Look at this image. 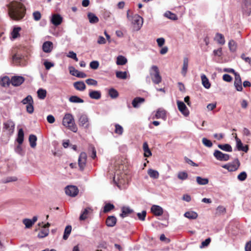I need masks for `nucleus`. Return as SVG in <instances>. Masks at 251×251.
<instances>
[{
  "label": "nucleus",
  "instance_id": "1",
  "mask_svg": "<svg viewBox=\"0 0 251 251\" xmlns=\"http://www.w3.org/2000/svg\"><path fill=\"white\" fill-rule=\"evenodd\" d=\"M8 15L14 20H19L23 18L25 12L24 5L18 1H12L7 5Z\"/></svg>",
  "mask_w": 251,
  "mask_h": 251
},
{
  "label": "nucleus",
  "instance_id": "2",
  "mask_svg": "<svg viewBox=\"0 0 251 251\" xmlns=\"http://www.w3.org/2000/svg\"><path fill=\"white\" fill-rule=\"evenodd\" d=\"M62 124L74 132L77 131V128L75 124L74 117L71 114L67 113L65 115L63 118Z\"/></svg>",
  "mask_w": 251,
  "mask_h": 251
},
{
  "label": "nucleus",
  "instance_id": "3",
  "mask_svg": "<svg viewBox=\"0 0 251 251\" xmlns=\"http://www.w3.org/2000/svg\"><path fill=\"white\" fill-rule=\"evenodd\" d=\"M150 75L153 83L158 84L161 82L162 77L157 66L153 65L151 67L150 69Z\"/></svg>",
  "mask_w": 251,
  "mask_h": 251
},
{
  "label": "nucleus",
  "instance_id": "4",
  "mask_svg": "<svg viewBox=\"0 0 251 251\" xmlns=\"http://www.w3.org/2000/svg\"><path fill=\"white\" fill-rule=\"evenodd\" d=\"M241 165L239 160L236 158L231 162H229L222 166L223 168L227 170L228 172H235L238 170Z\"/></svg>",
  "mask_w": 251,
  "mask_h": 251
},
{
  "label": "nucleus",
  "instance_id": "5",
  "mask_svg": "<svg viewBox=\"0 0 251 251\" xmlns=\"http://www.w3.org/2000/svg\"><path fill=\"white\" fill-rule=\"evenodd\" d=\"M130 21L134 25L135 30L137 31L140 29L143 24V19L138 14L132 16V19Z\"/></svg>",
  "mask_w": 251,
  "mask_h": 251
},
{
  "label": "nucleus",
  "instance_id": "6",
  "mask_svg": "<svg viewBox=\"0 0 251 251\" xmlns=\"http://www.w3.org/2000/svg\"><path fill=\"white\" fill-rule=\"evenodd\" d=\"M22 102L23 104H27L26 108L28 113L31 114L33 112V100L31 96L28 95L26 98L23 100Z\"/></svg>",
  "mask_w": 251,
  "mask_h": 251
},
{
  "label": "nucleus",
  "instance_id": "7",
  "mask_svg": "<svg viewBox=\"0 0 251 251\" xmlns=\"http://www.w3.org/2000/svg\"><path fill=\"white\" fill-rule=\"evenodd\" d=\"M3 129L9 134H12L14 131L15 123L11 120H8L3 122Z\"/></svg>",
  "mask_w": 251,
  "mask_h": 251
},
{
  "label": "nucleus",
  "instance_id": "8",
  "mask_svg": "<svg viewBox=\"0 0 251 251\" xmlns=\"http://www.w3.org/2000/svg\"><path fill=\"white\" fill-rule=\"evenodd\" d=\"M214 156L221 161H226L229 159V155L226 153H224L219 150H216L213 153Z\"/></svg>",
  "mask_w": 251,
  "mask_h": 251
},
{
  "label": "nucleus",
  "instance_id": "9",
  "mask_svg": "<svg viewBox=\"0 0 251 251\" xmlns=\"http://www.w3.org/2000/svg\"><path fill=\"white\" fill-rule=\"evenodd\" d=\"M65 193L68 196L75 197L78 193V189L75 186H68L65 188Z\"/></svg>",
  "mask_w": 251,
  "mask_h": 251
},
{
  "label": "nucleus",
  "instance_id": "10",
  "mask_svg": "<svg viewBox=\"0 0 251 251\" xmlns=\"http://www.w3.org/2000/svg\"><path fill=\"white\" fill-rule=\"evenodd\" d=\"M78 125L85 128H88L89 127V119L86 115L83 114L80 116L78 120Z\"/></svg>",
  "mask_w": 251,
  "mask_h": 251
},
{
  "label": "nucleus",
  "instance_id": "11",
  "mask_svg": "<svg viewBox=\"0 0 251 251\" xmlns=\"http://www.w3.org/2000/svg\"><path fill=\"white\" fill-rule=\"evenodd\" d=\"M177 105L178 110L184 116L186 117L189 115V110L188 109L186 105L183 102L177 100Z\"/></svg>",
  "mask_w": 251,
  "mask_h": 251
},
{
  "label": "nucleus",
  "instance_id": "12",
  "mask_svg": "<svg viewBox=\"0 0 251 251\" xmlns=\"http://www.w3.org/2000/svg\"><path fill=\"white\" fill-rule=\"evenodd\" d=\"M87 160V154L85 152H81L78 158V165L81 170H83L86 165Z\"/></svg>",
  "mask_w": 251,
  "mask_h": 251
},
{
  "label": "nucleus",
  "instance_id": "13",
  "mask_svg": "<svg viewBox=\"0 0 251 251\" xmlns=\"http://www.w3.org/2000/svg\"><path fill=\"white\" fill-rule=\"evenodd\" d=\"M235 139L236 140V147L237 150L239 151H243L245 152H247L249 150L248 146H243V143L241 142V140L237 137V135L235 136Z\"/></svg>",
  "mask_w": 251,
  "mask_h": 251
},
{
  "label": "nucleus",
  "instance_id": "14",
  "mask_svg": "<svg viewBox=\"0 0 251 251\" xmlns=\"http://www.w3.org/2000/svg\"><path fill=\"white\" fill-rule=\"evenodd\" d=\"M25 81V78L21 76H13L11 80L12 84L15 86H18L22 84Z\"/></svg>",
  "mask_w": 251,
  "mask_h": 251
},
{
  "label": "nucleus",
  "instance_id": "15",
  "mask_svg": "<svg viewBox=\"0 0 251 251\" xmlns=\"http://www.w3.org/2000/svg\"><path fill=\"white\" fill-rule=\"evenodd\" d=\"M37 217L34 216L32 219H24L23 220V224L25 225V228H30L37 220Z\"/></svg>",
  "mask_w": 251,
  "mask_h": 251
},
{
  "label": "nucleus",
  "instance_id": "16",
  "mask_svg": "<svg viewBox=\"0 0 251 251\" xmlns=\"http://www.w3.org/2000/svg\"><path fill=\"white\" fill-rule=\"evenodd\" d=\"M151 211L156 216H161L163 213V208L160 206L153 205L151 207Z\"/></svg>",
  "mask_w": 251,
  "mask_h": 251
},
{
  "label": "nucleus",
  "instance_id": "17",
  "mask_svg": "<svg viewBox=\"0 0 251 251\" xmlns=\"http://www.w3.org/2000/svg\"><path fill=\"white\" fill-rule=\"evenodd\" d=\"M51 22L53 25L57 26L62 22V17L59 14H54L52 16Z\"/></svg>",
  "mask_w": 251,
  "mask_h": 251
},
{
  "label": "nucleus",
  "instance_id": "18",
  "mask_svg": "<svg viewBox=\"0 0 251 251\" xmlns=\"http://www.w3.org/2000/svg\"><path fill=\"white\" fill-rule=\"evenodd\" d=\"M189 59L187 57H184L183 60V65L181 73L183 76H185L188 68Z\"/></svg>",
  "mask_w": 251,
  "mask_h": 251
},
{
  "label": "nucleus",
  "instance_id": "19",
  "mask_svg": "<svg viewBox=\"0 0 251 251\" xmlns=\"http://www.w3.org/2000/svg\"><path fill=\"white\" fill-rule=\"evenodd\" d=\"M53 48V44L51 42L46 41L44 43L42 49L44 52L49 53L51 52Z\"/></svg>",
  "mask_w": 251,
  "mask_h": 251
},
{
  "label": "nucleus",
  "instance_id": "20",
  "mask_svg": "<svg viewBox=\"0 0 251 251\" xmlns=\"http://www.w3.org/2000/svg\"><path fill=\"white\" fill-rule=\"evenodd\" d=\"M117 222L116 218L113 216H108L106 220V224L109 227L114 226Z\"/></svg>",
  "mask_w": 251,
  "mask_h": 251
},
{
  "label": "nucleus",
  "instance_id": "21",
  "mask_svg": "<svg viewBox=\"0 0 251 251\" xmlns=\"http://www.w3.org/2000/svg\"><path fill=\"white\" fill-rule=\"evenodd\" d=\"M145 101V99L141 97H136L132 101V104L134 108H138L140 105Z\"/></svg>",
  "mask_w": 251,
  "mask_h": 251
},
{
  "label": "nucleus",
  "instance_id": "22",
  "mask_svg": "<svg viewBox=\"0 0 251 251\" xmlns=\"http://www.w3.org/2000/svg\"><path fill=\"white\" fill-rule=\"evenodd\" d=\"M92 211V209L90 207H87L84 209L83 211L79 217L80 220H85L88 217V215L91 213Z\"/></svg>",
  "mask_w": 251,
  "mask_h": 251
},
{
  "label": "nucleus",
  "instance_id": "23",
  "mask_svg": "<svg viewBox=\"0 0 251 251\" xmlns=\"http://www.w3.org/2000/svg\"><path fill=\"white\" fill-rule=\"evenodd\" d=\"M201 79L202 84L203 86V87H205L206 89L210 88L211 84L209 81L208 79L205 75L202 74L201 75Z\"/></svg>",
  "mask_w": 251,
  "mask_h": 251
},
{
  "label": "nucleus",
  "instance_id": "24",
  "mask_svg": "<svg viewBox=\"0 0 251 251\" xmlns=\"http://www.w3.org/2000/svg\"><path fill=\"white\" fill-rule=\"evenodd\" d=\"M74 87L78 91H82L85 89L86 86L83 81H76L74 83Z\"/></svg>",
  "mask_w": 251,
  "mask_h": 251
},
{
  "label": "nucleus",
  "instance_id": "25",
  "mask_svg": "<svg viewBox=\"0 0 251 251\" xmlns=\"http://www.w3.org/2000/svg\"><path fill=\"white\" fill-rule=\"evenodd\" d=\"M89 96L92 99L99 100L101 98V93L99 91L90 90Z\"/></svg>",
  "mask_w": 251,
  "mask_h": 251
},
{
  "label": "nucleus",
  "instance_id": "26",
  "mask_svg": "<svg viewBox=\"0 0 251 251\" xmlns=\"http://www.w3.org/2000/svg\"><path fill=\"white\" fill-rule=\"evenodd\" d=\"M184 216L189 219H196L197 218L198 215L197 213L193 211H189L185 212Z\"/></svg>",
  "mask_w": 251,
  "mask_h": 251
},
{
  "label": "nucleus",
  "instance_id": "27",
  "mask_svg": "<svg viewBox=\"0 0 251 251\" xmlns=\"http://www.w3.org/2000/svg\"><path fill=\"white\" fill-rule=\"evenodd\" d=\"M88 18L91 24L97 23L99 21L98 17L93 13H89Z\"/></svg>",
  "mask_w": 251,
  "mask_h": 251
},
{
  "label": "nucleus",
  "instance_id": "28",
  "mask_svg": "<svg viewBox=\"0 0 251 251\" xmlns=\"http://www.w3.org/2000/svg\"><path fill=\"white\" fill-rule=\"evenodd\" d=\"M143 149L144 151V156L145 157H150L151 155V152L150 150L147 142H144L143 145Z\"/></svg>",
  "mask_w": 251,
  "mask_h": 251
},
{
  "label": "nucleus",
  "instance_id": "29",
  "mask_svg": "<svg viewBox=\"0 0 251 251\" xmlns=\"http://www.w3.org/2000/svg\"><path fill=\"white\" fill-rule=\"evenodd\" d=\"M166 117V111L162 109H158L155 115L156 119H164Z\"/></svg>",
  "mask_w": 251,
  "mask_h": 251
},
{
  "label": "nucleus",
  "instance_id": "30",
  "mask_svg": "<svg viewBox=\"0 0 251 251\" xmlns=\"http://www.w3.org/2000/svg\"><path fill=\"white\" fill-rule=\"evenodd\" d=\"M196 181L199 185H205L208 183L209 179L207 178H202L201 176H197Z\"/></svg>",
  "mask_w": 251,
  "mask_h": 251
},
{
  "label": "nucleus",
  "instance_id": "31",
  "mask_svg": "<svg viewBox=\"0 0 251 251\" xmlns=\"http://www.w3.org/2000/svg\"><path fill=\"white\" fill-rule=\"evenodd\" d=\"M127 59L123 55H119L117 58L116 64L118 65H124L127 63Z\"/></svg>",
  "mask_w": 251,
  "mask_h": 251
},
{
  "label": "nucleus",
  "instance_id": "32",
  "mask_svg": "<svg viewBox=\"0 0 251 251\" xmlns=\"http://www.w3.org/2000/svg\"><path fill=\"white\" fill-rule=\"evenodd\" d=\"M122 210V213L120 214V216L122 218L126 217L129 214L133 212V210L128 207H123Z\"/></svg>",
  "mask_w": 251,
  "mask_h": 251
},
{
  "label": "nucleus",
  "instance_id": "33",
  "mask_svg": "<svg viewBox=\"0 0 251 251\" xmlns=\"http://www.w3.org/2000/svg\"><path fill=\"white\" fill-rule=\"evenodd\" d=\"M148 174L149 175V176L153 179H157L159 177V173L158 171L150 169L148 171Z\"/></svg>",
  "mask_w": 251,
  "mask_h": 251
},
{
  "label": "nucleus",
  "instance_id": "34",
  "mask_svg": "<svg viewBox=\"0 0 251 251\" xmlns=\"http://www.w3.org/2000/svg\"><path fill=\"white\" fill-rule=\"evenodd\" d=\"M24 133L23 130L21 128L18 131V137L17 139V141L19 143V144L21 145L24 141Z\"/></svg>",
  "mask_w": 251,
  "mask_h": 251
},
{
  "label": "nucleus",
  "instance_id": "35",
  "mask_svg": "<svg viewBox=\"0 0 251 251\" xmlns=\"http://www.w3.org/2000/svg\"><path fill=\"white\" fill-rule=\"evenodd\" d=\"M37 137L35 135L31 134L29 137V142L31 148H34L36 146Z\"/></svg>",
  "mask_w": 251,
  "mask_h": 251
},
{
  "label": "nucleus",
  "instance_id": "36",
  "mask_svg": "<svg viewBox=\"0 0 251 251\" xmlns=\"http://www.w3.org/2000/svg\"><path fill=\"white\" fill-rule=\"evenodd\" d=\"M69 100L72 103H83L84 100L76 96H72L69 99Z\"/></svg>",
  "mask_w": 251,
  "mask_h": 251
},
{
  "label": "nucleus",
  "instance_id": "37",
  "mask_svg": "<svg viewBox=\"0 0 251 251\" xmlns=\"http://www.w3.org/2000/svg\"><path fill=\"white\" fill-rule=\"evenodd\" d=\"M164 16L165 17H166V18H168V19H170V20H174V21H175V20H177V16H176L175 14H174V13H173L171 12V11H166V12L164 14Z\"/></svg>",
  "mask_w": 251,
  "mask_h": 251
},
{
  "label": "nucleus",
  "instance_id": "38",
  "mask_svg": "<svg viewBox=\"0 0 251 251\" xmlns=\"http://www.w3.org/2000/svg\"><path fill=\"white\" fill-rule=\"evenodd\" d=\"M71 231H72V226H71L69 225V226H66V227L65 228L64 232V235L63 236V238L64 240H66L68 238V237L71 232Z\"/></svg>",
  "mask_w": 251,
  "mask_h": 251
},
{
  "label": "nucleus",
  "instance_id": "39",
  "mask_svg": "<svg viewBox=\"0 0 251 251\" xmlns=\"http://www.w3.org/2000/svg\"><path fill=\"white\" fill-rule=\"evenodd\" d=\"M218 147L222 150L226 151L231 152L232 151L231 146L227 144L224 145L219 144L218 145Z\"/></svg>",
  "mask_w": 251,
  "mask_h": 251
},
{
  "label": "nucleus",
  "instance_id": "40",
  "mask_svg": "<svg viewBox=\"0 0 251 251\" xmlns=\"http://www.w3.org/2000/svg\"><path fill=\"white\" fill-rule=\"evenodd\" d=\"M21 29V28L20 27H16L13 28L11 32V36L13 39H15L19 36V31Z\"/></svg>",
  "mask_w": 251,
  "mask_h": 251
},
{
  "label": "nucleus",
  "instance_id": "41",
  "mask_svg": "<svg viewBox=\"0 0 251 251\" xmlns=\"http://www.w3.org/2000/svg\"><path fill=\"white\" fill-rule=\"evenodd\" d=\"M37 95L39 99L44 100L46 97L47 91L46 90L40 88L37 91Z\"/></svg>",
  "mask_w": 251,
  "mask_h": 251
},
{
  "label": "nucleus",
  "instance_id": "42",
  "mask_svg": "<svg viewBox=\"0 0 251 251\" xmlns=\"http://www.w3.org/2000/svg\"><path fill=\"white\" fill-rule=\"evenodd\" d=\"M215 39L217 42L221 45L225 43V40L224 36L220 33H217L215 37Z\"/></svg>",
  "mask_w": 251,
  "mask_h": 251
},
{
  "label": "nucleus",
  "instance_id": "43",
  "mask_svg": "<svg viewBox=\"0 0 251 251\" xmlns=\"http://www.w3.org/2000/svg\"><path fill=\"white\" fill-rule=\"evenodd\" d=\"M108 94L112 99L117 98L119 95L118 91L114 88H111L109 90Z\"/></svg>",
  "mask_w": 251,
  "mask_h": 251
},
{
  "label": "nucleus",
  "instance_id": "44",
  "mask_svg": "<svg viewBox=\"0 0 251 251\" xmlns=\"http://www.w3.org/2000/svg\"><path fill=\"white\" fill-rule=\"evenodd\" d=\"M116 76L118 78L125 79L127 78V73L126 72L117 71Z\"/></svg>",
  "mask_w": 251,
  "mask_h": 251
},
{
  "label": "nucleus",
  "instance_id": "45",
  "mask_svg": "<svg viewBox=\"0 0 251 251\" xmlns=\"http://www.w3.org/2000/svg\"><path fill=\"white\" fill-rule=\"evenodd\" d=\"M49 233V230L48 228H43L41 231H40L38 235L39 238H44L48 235Z\"/></svg>",
  "mask_w": 251,
  "mask_h": 251
},
{
  "label": "nucleus",
  "instance_id": "46",
  "mask_svg": "<svg viewBox=\"0 0 251 251\" xmlns=\"http://www.w3.org/2000/svg\"><path fill=\"white\" fill-rule=\"evenodd\" d=\"M228 47L231 51H235L236 50V44L235 42L233 40H230L228 42Z\"/></svg>",
  "mask_w": 251,
  "mask_h": 251
},
{
  "label": "nucleus",
  "instance_id": "47",
  "mask_svg": "<svg viewBox=\"0 0 251 251\" xmlns=\"http://www.w3.org/2000/svg\"><path fill=\"white\" fill-rule=\"evenodd\" d=\"M10 83V79L8 77L5 76L1 78L0 84L3 87H6L9 85Z\"/></svg>",
  "mask_w": 251,
  "mask_h": 251
},
{
  "label": "nucleus",
  "instance_id": "48",
  "mask_svg": "<svg viewBox=\"0 0 251 251\" xmlns=\"http://www.w3.org/2000/svg\"><path fill=\"white\" fill-rule=\"evenodd\" d=\"M115 133L120 135H122L124 131L123 127L119 124H115Z\"/></svg>",
  "mask_w": 251,
  "mask_h": 251
},
{
  "label": "nucleus",
  "instance_id": "49",
  "mask_svg": "<svg viewBox=\"0 0 251 251\" xmlns=\"http://www.w3.org/2000/svg\"><path fill=\"white\" fill-rule=\"evenodd\" d=\"M234 87L238 91H241L243 89L241 80H234Z\"/></svg>",
  "mask_w": 251,
  "mask_h": 251
},
{
  "label": "nucleus",
  "instance_id": "50",
  "mask_svg": "<svg viewBox=\"0 0 251 251\" xmlns=\"http://www.w3.org/2000/svg\"><path fill=\"white\" fill-rule=\"evenodd\" d=\"M177 177L182 180H185L188 177V174L185 172H180L177 174Z\"/></svg>",
  "mask_w": 251,
  "mask_h": 251
},
{
  "label": "nucleus",
  "instance_id": "51",
  "mask_svg": "<svg viewBox=\"0 0 251 251\" xmlns=\"http://www.w3.org/2000/svg\"><path fill=\"white\" fill-rule=\"evenodd\" d=\"M247 177V174L245 172H242L237 176L239 180L243 181L246 180Z\"/></svg>",
  "mask_w": 251,
  "mask_h": 251
},
{
  "label": "nucleus",
  "instance_id": "52",
  "mask_svg": "<svg viewBox=\"0 0 251 251\" xmlns=\"http://www.w3.org/2000/svg\"><path fill=\"white\" fill-rule=\"evenodd\" d=\"M114 208V205L111 203H107L104 207L103 212L107 213L109 211L112 210Z\"/></svg>",
  "mask_w": 251,
  "mask_h": 251
},
{
  "label": "nucleus",
  "instance_id": "53",
  "mask_svg": "<svg viewBox=\"0 0 251 251\" xmlns=\"http://www.w3.org/2000/svg\"><path fill=\"white\" fill-rule=\"evenodd\" d=\"M202 142L205 146L209 148L211 147L213 145L211 141L206 138H202Z\"/></svg>",
  "mask_w": 251,
  "mask_h": 251
},
{
  "label": "nucleus",
  "instance_id": "54",
  "mask_svg": "<svg viewBox=\"0 0 251 251\" xmlns=\"http://www.w3.org/2000/svg\"><path fill=\"white\" fill-rule=\"evenodd\" d=\"M99 62L98 61H93L90 63V67L92 69L96 70L99 68Z\"/></svg>",
  "mask_w": 251,
  "mask_h": 251
},
{
  "label": "nucleus",
  "instance_id": "55",
  "mask_svg": "<svg viewBox=\"0 0 251 251\" xmlns=\"http://www.w3.org/2000/svg\"><path fill=\"white\" fill-rule=\"evenodd\" d=\"M67 56L69 58H71L74 59L75 61H78V58L76 56V54L73 51H70L68 54L67 55Z\"/></svg>",
  "mask_w": 251,
  "mask_h": 251
},
{
  "label": "nucleus",
  "instance_id": "56",
  "mask_svg": "<svg viewBox=\"0 0 251 251\" xmlns=\"http://www.w3.org/2000/svg\"><path fill=\"white\" fill-rule=\"evenodd\" d=\"M86 83L89 85L96 86L98 84L97 81L93 79L89 78L86 80Z\"/></svg>",
  "mask_w": 251,
  "mask_h": 251
},
{
  "label": "nucleus",
  "instance_id": "57",
  "mask_svg": "<svg viewBox=\"0 0 251 251\" xmlns=\"http://www.w3.org/2000/svg\"><path fill=\"white\" fill-rule=\"evenodd\" d=\"M146 214V211L144 210L141 213H138L137 216L140 220L144 221L145 219Z\"/></svg>",
  "mask_w": 251,
  "mask_h": 251
},
{
  "label": "nucleus",
  "instance_id": "58",
  "mask_svg": "<svg viewBox=\"0 0 251 251\" xmlns=\"http://www.w3.org/2000/svg\"><path fill=\"white\" fill-rule=\"evenodd\" d=\"M184 160L186 163H188V164H189L191 166H195V167L198 166V164L195 163L192 160L190 159L189 158H188L187 157H184Z\"/></svg>",
  "mask_w": 251,
  "mask_h": 251
},
{
  "label": "nucleus",
  "instance_id": "59",
  "mask_svg": "<svg viewBox=\"0 0 251 251\" xmlns=\"http://www.w3.org/2000/svg\"><path fill=\"white\" fill-rule=\"evenodd\" d=\"M211 239L210 238H207L204 241L202 242L201 245L200 246V248H203L207 246L210 243Z\"/></svg>",
  "mask_w": 251,
  "mask_h": 251
},
{
  "label": "nucleus",
  "instance_id": "60",
  "mask_svg": "<svg viewBox=\"0 0 251 251\" xmlns=\"http://www.w3.org/2000/svg\"><path fill=\"white\" fill-rule=\"evenodd\" d=\"M70 73L74 76H76V75L78 73L79 71L76 70L74 67L70 66L69 67Z\"/></svg>",
  "mask_w": 251,
  "mask_h": 251
},
{
  "label": "nucleus",
  "instance_id": "61",
  "mask_svg": "<svg viewBox=\"0 0 251 251\" xmlns=\"http://www.w3.org/2000/svg\"><path fill=\"white\" fill-rule=\"evenodd\" d=\"M33 16L34 19L36 21H38L39 20H40V19L41 18V13L39 11H35V12H33Z\"/></svg>",
  "mask_w": 251,
  "mask_h": 251
},
{
  "label": "nucleus",
  "instance_id": "62",
  "mask_svg": "<svg viewBox=\"0 0 251 251\" xmlns=\"http://www.w3.org/2000/svg\"><path fill=\"white\" fill-rule=\"evenodd\" d=\"M226 212V208L223 206H219L217 208V213L218 214H223Z\"/></svg>",
  "mask_w": 251,
  "mask_h": 251
},
{
  "label": "nucleus",
  "instance_id": "63",
  "mask_svg": "<svg viewBox=\"0 0 251 251\" xmlns=\"http://www.w3.org/2000/svg\"><path fill=\"white\" fill-rule=\"evenodd\" d=\"M241 57L246 62L250 64H251V58L249 57H246L245 54H242L241 56Z\"/></svg>",
  "mask_w": 251,
  "mask_h": 251
},
{
  "label": "nucleus",
  "instance_id": "64",
  "mask_svg": "<svg viewBox=\"0 0 251 251\" xmlns=\"http://www.w3.org/2000/svg\"><path fill=\"white\" fill-rule=\"evenodd\" d=\"M245 251H251V241H248L245 246Z\"/></svg>",
  "mask_w": 251,
  "mask_h": 251
}]
</instances>
